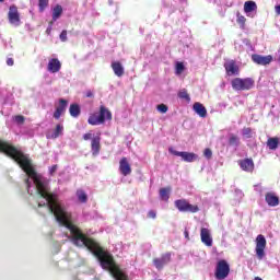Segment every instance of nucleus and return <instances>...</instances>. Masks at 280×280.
Instances as JSON below:
<instances>
[{
  "label": "nucleus",
  "mask_w": 280,
  "mask_h": 280,
  "mask_svg": "<svg viewBox=\"0 0 280 280\" xmlns=\"http://www.w3.org/2000/svg\"><path fill=\"white\" fill-rule=\"evenodd\" d=\"M47 5H49V0H38L39 12H45Z\"/></svg>",
  "instance_id": "2f4dec72"
},
{
  "label": "nucleus",
  "mask_w": 280,
  "mask_h": 280,
  "mask_svg": "<svg viewBox=\"0 0 280 280\" xmlns=\"http://www.w3.org/2000/svg\"><path fill=\"white\" fill-rule=\"evenodd\" d=\"M245 14H250V12H257V3L253 0L246 1L244 3Z\"/></svg>",
  "instance_id": "4be33fe9"
},
{
  "label": "nucleus",
  "mask_w": 280,
  "mask_h": 280,
  "mask_svg": "<svg viewBox=\"0 0 280 280\" xmlns=\"http://www.w3.org/2000/svg\"><path fill=\"white\" fill-rule=\"evenodd\" d=\"M276 14L280 16V4L275 7Z\"/></svg>",
  "instance_id": "c03bdc74"
},
{
  "label": "nucleus",
  "mask_w": 280,
  "mask_h": 280,
  "mask_svg": "<svg viewBox=\"0 0 280 280\" xmlns=\"http://www.w3.org/2000/svg\"><path fill=\"white\" fill-rule=\"evenodd\" d=\"M24 183H25V185H28V186H30V178H26V179L24 180Z\"/></svg>",
  "instance_id": "de8ad7c7"
},
{
  "label": "nucleus",
  "mask_w": 280,
  "mask_h": 280,
  "mask_svg": "<svg viewBox=\"0 0 280 280\" xmlns=\"http://www.w3.org/2000/svg\"><path fill=\"white\" fill-rule=\"evenodd\" d=\"M160 198L167 202L170 200V188H161L160 189Z\"/></svg>",
  "instance_id": "cd10ccee"
},
{
  "label": "nucleus",
  "mask_w": 280,
  "mask_h": 280,
  "mask_svg": "<svg viewBox=\"0 0 280 280\" xmlns=\"http://www.w3.org/2000/svg\"><path fill=\"white\" fill-rule=\"evenodd\" d=\"M75 246H86L91 253L98 259L102 269L108 270L112 277L116 280H128V276L121 272V269L115 261V258L110 253L104 250L100 243L95 242L93 238H72Z\"/></svg>",
  "instance_id": "f257e3e1"
},
{
  "label": "nucleus",
  "mask_w": 280,
  "mask_h": 280,
  "mask_svg": "<svg viewBox=\"0 0 280 280\" xmlns=\"http://www.w3.org/2000/svg\"><path fill=\"white\" fill-rule=\"evenodd\" d=\"M7 65H8V67H14V59L13 58H8L7 59Z\"/></svg>",
  "instance_id": "79ce46f5"
},
{
  "label": "nucleus",
  "mask_w": 280,
  "mask_h": 280,
  "mask_svg": "<svg viewBox=\"0 0 280 280\" xmlns=\"http://www.w3.org/2000/svg\"><path fill=\"white\" fill-rule=\"evenodd\" d=\"M175 207L182 213H198V211H200V207H198V205H191L187 199L175 200Z\"/></svg>",
  "instance_id": "20e7f679"
},
{
  "label": "nucleus",
  "mask_w": 280,
  "mask_h": 280,
  "mask_svg": "<svg viewBox=\"0 0 280 280\" xmlns=\"http://www.w3.org/2000/svg\"><path fill=\"white\" fill-rule=\"evenodd\" d=\"M106 119L110 121V119H113V113H110V109L106 108V106L101 105L98 115L91 114L88 124H90V126H101L102 124H106Z\"/></svg>",
  "instance_id": "f03ea898"
},
{
  "label": "nucleus",
  "mask_w": 280,
  "mask_h": 280,
  "mask_svg": "<svg viewBox=\"0 0 280 280\" xmlns=\"http://www.w3.org/2000/svg\"><path fill=\"white\" fill-rule=\"evenodd\" d=\"M8 19L11 25H21V14L19 13V8L16 5L13 4L9 8Z\"/></svg>",
  "instance_id": "6e6552de"
},
{
  "label": "nucleus",
  "mask_w": 280,
  "mask_h": 280,
  "mask_svg": "<svg viewBox=\"0 0 280 280\" xmlns=\"http://www.w3.org/2000/svg\"><path fill=\"white\" fill-rule=\"evenodd\" d=\"M85 97H94V94L91 90H89L85 94Z\"/></svg>",
  "instance_id": "37998d69"
},
{
  "label": "nucleus",
  "mask_w": 280,
  "mask_h": 280,
  "mask_svg": "<svg viewBox=\"0 0 280 280\" xmlns=\"http://www.w3.org/2000/svg\"><path fill=\"white\" fill-rule=\"evenodd\" d=\"M236 23L240 25L241 30H245L246 27V18L240 12L236 13Z\"/></svg>",
  "instance_id": "a878e982"
},
{
  "label": "nucleus",
  "mask_w": 280,
  "mask_h": 280,
  "mask_svg": "<svg viewBox=\"0 0 280 280\" xmlns=\"http://www.w3.org/2000/svg\"><path fill=\"white\" fill-rule=\"evenodd\" d=\"M200 237H201V242H202V244H205V246H208V247L213 246V237L211 236V230H209L207 228H201Z\"/></svg>",
  "instance_id": "9b49d317"
},
{
  "label": "nucleus",
  "mask_w": 280,
  "mask_h": 280,
  "mask_svg": "<svg viewBox=\"0 0 280 280\" xmlns=\"http://www.w3.org/2000/svg\"><path fill=\"white\" fill-rule=\"evenodd\" d=\"M243 137H246V139H253V129H250V127L243 128Z\"/></svg>",
  "instance_id": "473e14b6"
},
{
  "label": "nucleus",
  "mask_w": 280,
  "mask_h": 280,
  "mask_svg": "<svg viewBox=\"0 0 280 280\" xmlns=\"http://www.w3.org/2000/svg\"><path fill=\"white\" fill-rule=\"evenodd\" d=\"M59 16H62V5L57 4L52 10V21H58Z\"/></svg>",
  "instance_id": "393cba45"
},
{
  "label": "nucleus",
  "mask_w": 280,
  "mask_h": 280,
  "mask_svg": "<svg viewBox=\"0 0 280 280\" xmlns=\"http://www.w3.org/2000/svg\"><path fill=\"white\" fill-rule=\"evenodd\" d=\"M170 261H172V253L168 252V253L162 254L160 258H154L153 265L158 270H163V268H165V266H167Z\"/></svg>",
  "instance_id": "1a4fd4ad"
},
{
  "label": "nucleus",
  "mask_w": 280,
  "mask_h": 280,
  "mask_svg": "<svg viewBox=\"0 0 280 280\" xmlns=\"http://www.w3.org/2000/svg\"><path fill=\"white\" fill-rule=\"evenodd\" d=\"M119 172L122 176H130L132 174V167L130 166V162H128V158L120 159Z\"/></svg>",
  "instance_id": "ddd939ff"
},
{
  "label": "nucleus",
  "mask_w": 280,
  "mask_h": 280,
  "mask_svg": "<svg viewBox=\"0 0 280 280\" xmlns=\"http://www.w3.org/2000/svg\"><path fill=\"white\" fill-rule=\"evenodd\" d=\"M203 156H206L208 159V161L211 160L213 156V151H211V149H209V148L205 149Z\"/></svg>",
  "instance_id": "c9c22d12"
},
{
  "label": "nucleus",
  "mask_w": 280,
  "mask_h": 280,
  "mask_svg": "<svg viewBox=\"0 0 280 280\" xmlns=\"http://www.w3.org/2000/svg\"><path fill=\"white\" fill-rule=\"evenodd\" d=\"M148 218H151L152 220L156 219V211L150 210L148 212Z\"/></svg>",
  "instance_id": "ea45409f"
},
{
  "label": "nucleus",
  "mask_w": 280,
  "mask_h": 280,
  "mask_svg": "<svg viewBox=\"0 0 280 280\" xmlns=\"http://www.w3.org/2000/svg\"><path fill=\"white\" fill-rule=\"evenodd\" d=\"M266 236L259 234L256 237V256L258 259H264V257H266Z\"/></svg>",
  "instance_id": "423d86ee"
},
{
  "label": "nucleus",
  "mask_w": 280,
  "mask_h": 280,
  "mask_svg": "<svg viewBox=\"0 0 280 280\" xmlns=\"http://www.w3.org/2000/svg\"><path fill=\"white\" fill-rule=\"evenodd\" d=\"M234 91H250L255 89V80L253 78H235L231 81Z\"/></svg>",
  "instance_id": "7ed1b4c3"
},
{
  "label": "nucleus",
  "mask_w": 280,
  "mask_h": 280,
  "mask_svg": "<svg viewBox=\"0 0 280 280\" xmlns=\"http://www.w3.org/2000/svg\"><path fill=\"white\" fill-rule=\"evenodd\" d=\"M231 272V267L229 266V262L224 259H221L217 262L214 277L218 280H224L226 277H229Z\"/></svg>",
  "instance_id": "39448f33"
},
{
  "label": "nucleus",
  "mask_w": 280,
  "mask_h": 280,
  "mask_svg": "<svg viewBox=\"0 0 280 280\" xmlns=\"http://www.w3.org/2000/svg\"><path fill=\"white\" fill-rule=\"evenodd\" d=\"M69 105V102L65 98L59 100V105L56 107V110L52 115L54 119H60L62 115H65V112L67 110V106Z\"/></svg>",
  "instance_id": "2eb2a0df"
},
{
  "label": "nucleus",
  "mask_w": 280,
  "mask_h": 280,
  "mask_svg": "<svg viewBox=\"0 0 280 280\" xmlns=\"http://www.w3.org/2000/svg\"><path fill=\"white\" fill-rule=\"evenodd\" d=\"M252 60L253 62H255V65H260L261 67H266L267 65H270V62H272V56L271 55L261 56V55L254 54L252 55Z\"/></svg>",
  "instance_id": "f8f14e48"
},
{
  "label": "nucleus",
  "mask_w": 280,
  "mask_h": 280,
  "mask_svg": "<svg viewBox=\"0 0 280 280\" xmlns=\"http://www.w3.org/2000/svg\"><path fill=\"white\" fill-rule=\"evenodd\" d=\"M62 69V63L58 58H52L48 61L47 70L50 73H58Z\"/></svg>",
  "instance_id": "f3484780"
},
{
  "label": "nucleus",
  "mask_w": 280,
  "mask_h": 280,
  "mask_svg": "<svg viewBox=\"0 0 280 280\" xmlns=\"http://www.w3.org/2000/svg\"><path fill=\"white\" fill-rule=\"evenodd\" d=\"M69 113L71 117H74V118L80 117V113H82V110L80 109V105L77 103L71 104L69 107Z\"/></svg>",
  "instance_id": "5701e85b"
},
{
  "label": "nucleus",
  "mask_w": 280,
  "mask_h": 280,
  "mask_svg": "<svg viewBox=\"0 0 280 280\" xmlns=\"http://www.w3.org/2000/svg\"><path fill=\"white\" fill-rule=\"evenodd\" d=\"M58 171V165H52L50 168H49V174L50 176H54V174H56V172Z\"/></svg>",
  "instance_id": "58836bf2"
},
{
  "label": "nucleus",
  "mask_w": 280,
  "mask_h": 280,
  "mask_svg": "<svg viewBox=\"0 0 280 280\" xmlns=\"http://www.w3.org/2000/svg\"><path fill=\"white\" fill-rule=\"evenodd\" d=\"M184 235H185L186 240L189 241V231L185 230V231H184Z\"/></svg>",
  "instance_id": "a18cd8bd"
},
{
  "label": "nucleus",
  "mask_w": 280,
  "mask_h": 280,
  "mask_svg": "<svg viewBox=\"0 0 280 280\" xmlns=\"http://www.w3.org/2000/svg\"><path fill=\"white\" fill-rule=\"evenodd\" d=\"M101 141H102V138H100V136L92 138L91 150H92L93 156H97V154H100V151L102 150Z\"/></svg>",
  "instance_id": "a211bd4d"
},
{
  "label": "nucleus",
  "mask_w": 280,
  "mask_h": 280,
  "mask_svg": "<svg viewBox=\"0 0 280 280\" xmlns=\"http://www.w3.org/2000/svg\"><path fill=\"white\" fill-rule=\"evenodd\" d=\"M59 38L61 40V43H67L68 38H67V30H63L60 35Z\"/></svg>",
  "instance_id": "4c0bfd02"
},
{
  "label": "nucleus",
  "mask_w": 280,
  "mask_h": 280,
  "mask_svg": "<svg viewBox=\"0 0 280 280\" xmlns=\"http://www.w3.org/2000/svg\"><path fill=\"white\" fill-rule=\"evenodd\" d=\"M238 164L241 170H243V172L253 173L255 171V162H253V159L241 160Z\"/></svg>",
  "instance_id": "dca6fc26"
},
{
  "label": "nucleus",
  "mask_w": 280,
  "mask_h": 280,
  "mask_svg": "<svg viewBox=\"0 0 280 280\" xmlns=\"http://www.w3.org/2000/svg\"><path fill=\"white\" fill-rule=\"evenodd\" d=\"M177 95L179 100H185L188 103L191 102V96H189V93H187L186 89H183L182 91H179Z\"/></svg>",
  "instance_id": "c756f323"
},
{
  "label": "nucleus",
  "mask_w": 280,
  "mask_h": 280,
  "mask_svg": "<svg viewBox=\"0 0 280 280\" xmlns=\"http://www.w3.org/2000/svg\"><path fill=\"white\" fill-rule=\"evenodd\" d=\"M3 1H5V0H0V3H3Z\"/></svg>",
  "instance_id": "09e8293b"
},
{
  "label": "nucleus",
  "mask_w": 280,
  "mask_h": 280,
  "mask_svg": "<svg viewBox=\"0 0 280 280\" xmlns=\"http://www.w3.org/2000/svg\"><path fill=\"white\" fill-rule=\"evenodd\" d=\"M159 113L165 114L167 113V110H170V107H167V105L165 104H160L156 106Z\"/></svg>",
  "instance_id": "f704fd0d"
},
{
  "label": "nucleus",
  "mask_w": 280,
  "mask_h": 280,
  "mask_svg": "<svg viewBox=\"0 0 280 280\" xmlns=\"http://www.w3.org/2000/svg\"><path fill=\"white\" fill-rule=\"evenodd\" d=\"M279 145H280L279 137L269 138L267 140V147L269 148V150H277Z\"/></svg>",
  "instance_id": "b1692460"
},
{
  "label": "nucleus",
  "mask_w": 280,
  "mask_h": 280,
  "mask_svg": "<svg viewBox=\"0 0 280 280\" xmlns=\"http://www.w3.org/2000/svg\"><path fill=\"white\" fill-rule=\"evenodd\" d=\"M112 69L114 71L115 75H117V78H121L125 73L124 66L119 61H113Z\"/></svg>",
  "instance_id": "412c9836"
},
{
  "label": "nucleus",
  "mask_w": 280,
  "mask_h": 280,
  "mask_svg": "<svg viewBox=\"0 0 280 280\" xmlns=\"http://www.w3.org/2000/svg\"><path fill=\"white\" fill-rule=\"evenodd\" d=\"M229 143L231 145H240V138H237V136H235V135H231V137L229 139Z\"/></svg>",
  "instance_id": "72a5a7b5"
},
{
  "label": "nucleus",
  "mask_w": 280,
  "mask_h": 280,
  "mask_svg": "<svg viewBox=\"0 0 280 280\" xmlns=\"http://www.w3.org/2000/svg\"><path fill=\"white\" fill-rule=\"evenodd\" d=\"M226 75H240V66L235 60H229L223 65Z\"/></svg>",
  "instance_id": "9d476101"
},
{
  "label": "nucleus",
  "mask_w": 280,
  "mask_h": 280,
  "mask_svg": "<svg viewBox=\"0 0 280 280\" xmlns=\"http://www.w3.org/2000/svg\"><path fill=\"white\" fill-rule=\"evenodd\" d=\"M77 197L79 202H86L89 200V196L86 195V192H84V190H77Z\"/></svg>",
  "instance_id": "c85d7f7f"
},
{
  "label": "nucleus",
  "mask_w": 280,
  "mask_h": 280,
  "mask_svg": "<svg viewBox=\"0 0 280 280\" xmlns=\"http://www.w3.org/2000/svg\"><path fill=\"white\" fill-rule=\"evenodd\" d=\"M168 152H171V154H174V156H180L183 161H185V163H194V161L198 160V154L196 153L176 151L174 149H168Z\"/></svg>",
  "instance_id": "0eeeda50"
},
{
  "label": "nucleus",
  "mask_w": 280,
  "mask_h": 280,
  "mask_svg": "<svg viewBox=\"0 0 280 280\" xmlns=\"http://www.w3.org/2000/svg\"><path fill=\"white\" fill-rule=\"evenodd\" d=\"M183 71H185V65L183 62L178 61L175 67L176 75H180L183 73Z\"/></svg>",
  "instance_id": "7c9ffc66"
},
{
  "label": "nucleus",
  "mask_w": 280,
  "mask_h": 280,
  "mask_svg": "<svg viewBox=\"0 0 280 280\" xmlns=\"http://www.w3.org/2000/svg\"><path fill=\"white\" fill-rule=\"evenodd\" d=\"M69 105V102L65 98L59 100V105L56 107V110L52 115L54 119H60L62 115H65V112L67 110V106Z\"/></svg>",
  "instance_id": "4468645a"
},
{
  "label": "nucleus",
  "mask_w": 280,
  "mask_h": 280,
  "mask_svg": "<svg viewBox=\"0 0 280 280\" xmlns=\"http://www.w3.org/2000/svg\"><path fill=\"white\" fill-rule=\"evenodd\" d=\"M265 200L269 207H278L279 205V197L276 196L273 192H267L265 196Z\"/></svg>",
  "instance_id": "aec40b11"
},
{
  "label": "nucleus",
  "mask_w": 280,
  "mask_h": 280,
  "mask_svg": "<svg viewBox=\"0 0 280 280\" xmlns=\"http://www.w3.org/2000/svg\"><path fill=\"white\" fill-rule=\"evenodd\" d=\"M83 139H84V141H89V140L93 139V133L83 135Z\"/></svg>",
  "instance_id": "a19ab883"
},
{
  "label": "nucleus",
  "mask_w": 280,
  "mask_h": 280,
  "mask_svg": "<svg viewBox=\"0 0 280 280\" xmlns=\"http://www.w3.org/2000/svg\"><path fill=\"white\" fill-rule=\"evenodd\" d=\"M192 110H195L199 117H207V107H205V105H202L200 102L194 103Z\"/></svg>",
  "instance_id": "6ab92c4d"
},
{
  "label": "nucleus",
  "mask_w": 280,
  "mask_h": 280,
  "mask_svg": "<svg viewBox=\"0 0 280 280\" xmlns=\"http://www.w3.org/2000/svg\"><path fill=\"white\" fill-rule=\"evenodd\" d=\"M65 130V127L62 125H57L52 135H51V139H58V137H60V135H62V131Z\"/></svg>",
  "instance_id": "bb28decb"
},
{
  "label": "nucleus",
  "mask_w": 280,
  "mask_h": 280,
  "mask_svg": "<svg viewBox=\"0 0 280 280\" xmlns=\"http://www.w3.org/2000/svg\"><path fill=\"white\" fill-rule=\"evenodd\" d=\"M14 121H15L16 124H25V116H23V115H16V116L14 117Z\"/></svg>",
  "instance_id": "e433bc0d"
},
{
  "label": "nucleus",
  "mask_w": 280,
  "mask_h": 280,
  "mask_svg": "<svg viewBox=\"0 0 280 280\" xmlns=\"http://www.w3.org/2000/svg\"><path fill=\"white\" fill-rule=\"evenodd\" d=\"M46 34H51V26L46 30Z\"/></svg>",
  "instance_id": "49530a36"
}]
</instances>
